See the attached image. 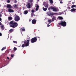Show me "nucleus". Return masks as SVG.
Segmentation results:
<instances>
[{
	"instance_id": "nucleus-1",
	"label": "nucleus",
	"mask_w": 76,
	"mask_h": 76,
	"mask_svg": "<svg viewBox=\"0 0 76 76\" xmlns=\"http://www.w3.org/2000/svg\"><path fill=\"white\" fill-rule=\"evenodd\" d=\"M9 25L10 27H12L13 28H15L17 27V26H18V23L13 21H10V22Z\"/></svg>"
},
{
	"instance_id": "nucleus-2",
	"label": "nucleus",
	"mask_w": 76,
	"mask_h": 76,
	"mask_svg": "<svg viewBox=\"0 0 76 76\" xmlns=\"http://www.w3.org/2000/svg\"><path fill=\"white\" fill-rule=\"evenodd\" d=\"M29 40H27V41L26 40L24 41L23 42L24 44L22 45V47L24 48L25 47H28L29 46Z\"/></svg>"
},
{
	"instance_id": "nucleus-3",
	"label": "nucleus",
	"mask_w": 76,
	"mask_h": 76,
	"mask_svg": "<svg viewBox=\"0 0 76 76\" xmlns=\"http://www.w3.org/2000/svg\"><path fill=\"white\" fill-rule=\"evenodd\" d=\"M37 38H40V37H35L32 38L31 39V43H34V42H37Z\"/></svg>"
},
{
	"instance_id": "nucleus-4",
	"label": "nucleus",
	"mask_w": 76,
	"mask_h": 76,
	"mask_svg": "<svg viewBox=\"0 0 76 76\" xmlns=\"http://www.w3.org/2000/svg\"><path fill=\"white\" fill-rule=\"evenodd\" d=\"M66 21H61V22L58 23V25L61 26H66Z\"/></svg>"
},
{
	"instance_id": "nucleus-5",
	"label": "nucleus",
	"mask_w": 76,
	"mask_h": 76,
	"mask_svg": "<svg viewBox=\"0 0 76 76\" xmlns=\"http://www.w3.org/2000/svg\"><path fill=\"white\" fill-rule=\"evenodd\" d=\"M20 19V17H19V16L16 15L15 16L14 20L15 21H16V22H18L19 21V20Z\"/></svg>"
},
{
	"instance_id": "nucleus-6",
	"label": "nucleus",
	"mask_w": 76,
	"mask_h": 76,
	"mask_svg": "<svg viewBox=\"0 0 76 76\" xmlns=\"http://www.w3.org/2000/svg\"><path fill=\"white\" fill-rule=\"evenodd\" d=\"M47 14L48 15V16H51V15H55V14H56V15H57V13H54L51 12V11H50L49 12H47Z\"/></svg>"
},
{
	"instance_id": "nucleus-7",
	"label": "nucleus",
	"mask_w": 76,
	"mask_h": 76,
	"mask_svg": "<svg viewBox=\"0 0 76 76\" xmlns=\"http://www.w3.org/2000/svg\"><path fill=\"white\" fill-rule=\"evenodd\" d=\"M43 5H44L46 8H48V2H44Z\"/></svg>"
},
{
	"instance_id": "nucleus-8",
	"label": "nucleus",
	"mask_w": 76,
	"mask_h": 76,
	"mask_svg": "<svg viewBox=\"0 0 76 76\" xmlns=\"http://www.w3.org/2000/svg\"><path fill=\"white\" fill-rule=\"evenodd\" d=\"M32 24H35L37 23V20H35V19L33 20L32 21Z\"/></svg>"
},
{
	"instance_id": "nucleus-9",
	"label": "nucleus",
	"mask_w": 76,
	"mask_h": 76,
	"mask_svg": "<svg viewBox=\"0 0 76 76\" xmlns=\"http://www.w3.org/2000/svg\"><path fill=\"white\" fill-rule=\"evenodd\" d=\"M8 11L9 13H13V12H14V10H13L11 9V8L8 9Z\"/></svg>"
},
{
	"instance_id": "nucleus-10",
	"label": "nucleus",
	"mask_w": 76,
	"mask_h": 76,
	"mask_svg": "<svg viewBox=\"0 0 76 76\" xmlns=\"http://www.w3.org/2000/svg\"><path fill=\"white\" fill-rule=\"evenodd\" d=\"M53 10L54 12H58V11L59 10L58 9L54 7H53Z\"/></svg>"
},
{
	"instance_id": "nucleus-11",
	"label": "nucleus",
	"mask_w": 76,
	"mask_h": 76,
	"mask_svg": "<svg viewBox=\"0 0 76 76\" xmlns=\"http://www.w3.org/2000/svg\"><path fill=\"white\" fill-rule=\"evenodd\" d=\"M7 8H9V9H11V8H12V6H11V5L10 4H8L7 5Z\"/></svg>"
},
{
	"instance_id": "nucleus-12",
	"label": "nucleus",
	"mask_w": 76,
	"mask_h": 76,
	"mask_svg": "<svg viewBox=\"0 0 76 76\" xmlns=\"http://www.w3.org/2000/svg\"><path fill=\"white\" fill-rule=\"evenodd\" d=\"M26 6L27 8H28V9H30V8H31V4L29 3H28L27 5H26Z\"/></svg>"
},
{
	"instance_id": "nucleus-13",
	"label": "nucleus",
	"mask_w": 76,
	"mask_h": 76,
	"mask_svg": "<svg viewBox=\"0 0 76 76\" xmlns=\"http://www.w3.org/2000/svg\"><path fill=\"white\" fill-rule=\"evenodd\" d=\"M28 11L27 10H25L24 11L23 14L26 15V14H28Z\"/></svg>"
},
{
	"instance_id": "nucleus-14",
	"label": "nucleus",
	"mask_w": 76,
	"mask_h": 76,
	"mask_svg": "<svg viewBox=\"0 0 76 76\" xmlns=\"http://www.w3.org/2000/svg\"><path fill=\"white\" fill-rule=\"evenodd\" d=\"M56 20V17L55 16H53V17L52 18V22H54V20Z\"/></svg>"
},
{
	"instance_id": "nucleus-15",
	"label": "nucleus",
	"mask_w": 76,
	"mask_h": 76,
	"mask_svg": "<svg viewBox=\"0 0 76 76\" xmlns=\"http://www.w3.org/2000/svg\"><path fill=\"white\" fill-rule=\"evenodd\" d=\"M6 66V65L5 64H3L0 65V69L1 68H2L3 67H4V66Z\"/></svg>"
},
{
	"instance_id": "nucleus-16",
	"label": "nucleus",
	"mask_w": 76,
	"mask_h": 76,
	"mask_svg": "<svg viewBox=\"0 0 76 76\" xmlns=\"http://www.w3.org/2000/svg\"><path fill=\"white\" fill-rule=\"evenodd\" d=\"M39 5H37L36 6V11H38V8H39Z\"/></svg>"
},
{
	"instance_id": "nucleus-17",
	"label": "nucleus",
	"mask_w": 76,
	"mask_h": 76,
	"mask_svg": "<svg viewBox=\"0 0 76 76\" xmlns=\"http://www.w3.org/2000/svg\"><path fill=\"white\" fill-rule=\"evenodd\" d=\"M76 9L75 8H72L71 9V12H75V11H76Z\"/></svg>"
},
{
	"instance_id": "nucleus-18",
	"label": "nucleus",
	"mask_w": 76,
	"mask_h": 76,
	"mask_svg": "<svg viewBox=\"0 0 76 76\" xmlns=\"http://www.w3.org/2000/svg\"><path fill=\"white\" fill-rule=\"evenodd\" d=\"M53 7H50L49 8H48V10H52V9L53 10Z\"/></svg>"
},
{
	"instance_id": "nucleus-19",
	"label": "nucleus",
	"mask_w": 76,
	"mask_h": 76,
	"mask_svg": "<svg viewBox=\"0 0 76 76\" xmlns=\"http://www.w3.org/2000/svg\"><path fill=\"white\" fill-rule=\"evenodd\" d=\"M8 19L9 20H12V19H13V18L11 17H9Z\"/></svg>"
},
{
	"instance_id": "nucleus-20",
	"label": "nucleus",
	"mask_w": 76,
	"mask_h": 76,
	"mask_svg": "<svg viewBox=\"0 0 76 76\" xmlns=\"http://www.w3.org/2000/svg\"><path fill=\"white\" fill-rule=\"evenodd\" d=\"M4 26L3 25H2L1 26V28L2 29V30H3L4 29Z\"/></svg>"
},
{
	"instance_id": "nucleus-21",
	"label": "nucleus",
	"mask_w": 76,
	"mask_h": 76,
	"mask_svg": "<svg viewBox=\"0 0 76 76\" xmlns=\"http://www.w3.org/2000/svg\"><path fill=\"white\" fill-rule=\"evenodd\" d=\"M43 10H44V11H46L47 10V8H45L44 7H43L42 8Z\"/></svg>"
},
{
	"instance_id": "nucleus-22",
	"label": "nucleus",
	"mask_w": 76,
	"mask_h": 76,
	"mask_svg": "<svg viewBox=\"0 0 76 76\" xmlns=\"http://www.w3.org/2000/svg\"><path fill=\"white\" fill-rule=\"evenodd\" d=\"M21 30L22 31H25V28L24 27H23L21 28Z\"/></svg>"
},
{
	"instance_id": "nucleus-23",
	"label": "nucleus",
	"mask_w": 76,
	"mask_h": 76,
	"mask_svg": "<svg viewBox=\"0 0 76 76\" xmlns=\"http://www.w3.org/2000/svg\"><path fill=\"white\" fill-rule=\"evenodd\" d=\"M18 6V4H15L14 5V8H17V6Z\"/></svg>"
},
{
	"instance_id": "nucleus-24",
	"label": "nucleus",
	"mask_w": 76,
	"mask_h": 76,
	"mask_svg": "<svg viewBox=\"0 0 76 76\" xmlns=\"http://www.w3.org/2000/svg\"><path fill=\"white\" fill-rule=\"evenodd\" d=\"M6 48V47H4L2 48L1 50L3 51V50H5Z\"/></svg>"
},
{
	"instance_id": "nucleus-25",
	"label": "nucleus",
	"mask_w": 76,
	"mask_h": 76,
	"mask_svg": "<svg viewBox=\"0 0 76 76\" xmlns=\"http://www.w3.org/2000/svg\"><path fill=\"white\" fill-rule=\"evenodd\" d=\"M49 1L50 4H53V0H49Z\"/></svg>"
},
{
	"instance_id": "nucleus-26",
	"label": "nucleus",
	"mask_w": 76,
	"mask_h": 76,
	"mask_svg": "<svg viewBox=\"0 0 76 76\" xmlns=\"http://www.w3.org/2000/svg\"><path fill=\"white\" fill-rule=\"evenodd\" d=\"M58 18L61 19V20H63V17H58Z\"/></svg>"
},
{
	"instance_id": "nucleus-27",
	"label": "nucleus",
	"mask_w": 76,
	"mask_h": 76,
	"mask_svg": "<svg viewBox=\"0 0 76 76\" xmlns=\"http://www.w3.org/2000/svg\"><path fill=\"white\" fill-rule=\"evenodd\" d=\"M76 7V5H72L71 6L72 8Z\"/></svg>"
},
{
	"instance_id": "nucleus-28",
	"label": "nucleus",
	"mask_w": 76,
	"mask_h": 76,
	"mask_svg": "<svg viewBox=\"0 0 76 76\" xmlns=\"http://www.w3.org/2000/svg\"><path fill=\"white\" fill-rule=\"evenodd\" d=\"M9 31L10 32L12 33V32H13V30L12 29H11L9 30Z\"/></svg>"
},
{
	"instance_id": "nucleus-29",
	"label": "nucleus",
	"mask_w": 76,
	"mask_h": 76,
	"mask_svg": "<svg viewBox=\"0 0 76 76\" xmlns=\"http://www.w3.org/2000/svg\"><path fill=\"white\" fill-rule=\"evenodd\" d=\"M30 3H32L33 2V0H28Z\"/></svg>"
},
{
	"instance_id": "nucleus-30",
	"label": "nucleus",
	"mask_w": 76,
	"mask_h": 76,
	"mask_svg": "<svg viewBox=\"0 0 76 76\" xmlns=\"http://www.w3.org/2000/svg\"><path fill=\"white\" fill-rule=\"evenodd\" d=\"M34 16V13H31V18H32Z\"/></svg>"
},
{
	"instance_id": "nucleus-31",
	"label": "nucleus",
	"mask_w": 76,
	"mask_h": 76,
	"mask_svg": "<svg viewBox=\"0 0 76 76\" xmlns=\"http://www.w3.org/2000/svg\"><path fill=\"white\" fill-rule=\"evenodd\" d=\"M48 22L50 23H51V20H48Z\"/></svg>"
},
{
	"instance_id": "nucleus-32",
	"label": "nucleus",
	"mask_w": 76,
	"mask_h": 76,
	"mask_svg": "<svg viewBox=\"0 0 76 76\" xmlns=\"http://www.w3.org/2000/svg\"><path fill=\"white\" fill-rule=\"evenodd\" d=\"M13 42L14 43V44H17L18 42H17V41H13Z\"/></svg>"
},
{
	"instance_id": "nucleus-33",
	"label": "nucleus",
	"mask_w": 76,
	"mask_h": 76,
	"mask_svg": "<svg viewBox=\"0 0 76 76\" xmlns=\"http://www.w3.org/2000/svg\"><path fill=\"white\" fill-rule=\"evenodd\" d=\"M14 50H15H15H17V48H16L15 47L14 48Z\"/></svg>"
},
{
	"instance_id": "nucleus-34",
	"label": "nucleus",
	"mask_w": 76,
	"mask_h": 76,
	"mask_svg": "<svg viewBox=\"0 0 76 76\" xmlns=\"http://www.w3.org/2000/svg\"><path fill=\"white\" fill-rule=\"evenodd\" d=\"M11 57H12V58H13V57H14V55H13V54L11 55Z\"/></svg>"
},
{
	"instance_id": "nucleus-35",
	"label": "nucleus",
	"mask_w": 76,
	"mask_h": 76,
	"mask_svg": "<svg viewBox=\"0 0 76 76\" xmlns=\"http://www.w3.org/2000/svg\"><path fill=\"white\" fill-rule=\"evenodd\" d=\"M14 3H17V1L16 0H15L14 1Z\"/></svg>"
},
{
	"instance_id": "nucleus-36",
	"label": "nucleus",
	"mask_w": 76,
	"mask_h": 76,
	"mask_svg": "<svg viewBox=\"0 0 76 76\" xmlns=\"http://www.w3.org/2000/svg\"><path fill=\"white\" fill-rule=\"evenodd\" d=\"M10 0H8L7 1V3H10Z\"/></svg>"
},
{
	"instance_id": "nucleus-37",
	"label": "nucleus",
	"mask_w": 76,
	"mask_h": 76,
	"mask_svg": "<svg viewBox=\"0 0 76 76\" xmlns=\"http://www.w3.org/2000/svg\"><path fill=\"white\" fill-rule=\"evenodd\" d=\"M32 13H34V10H31Z\"/></svg>"
},
{
	"instance_id": "nucleus-38",
	"label": "nucleus",
	"mask_w": 76,
	"mask_h": 76,
	"mask_svg": "<svg viewBox=\"0 0 76 76\" xmlns=\"http://www.w3.org/2000/svg\"><path fill=\"white\" fill-rule=\"evenodd\" d=\"M0 36H2V34L1 33H0Z\"/></svg>"
},
{
	"instance_id": "nucleus-39",
	"label": "nucleus",
	"mask_w": 76,
	"mask_h": 76,
	"mask_svg": "<svg viewBox=\"0 0 76 76\" xmlns=\"http://www.w3.org/2000/svg\"><path fill=\"white\" fill-rule=\"evenodd\" d=\"M60 15H62V13L61 12L59 13Z\"/></svg>"
},
{
	"instance_id": "nucleus-40",
	"label": "nucleus",
	"mask_w": 76,
	"mask_h": 76,
	"mask_svg": "<svg viewBox=\"0 0 76 76\" xmlns=\"http://www.w3.org/2000/svg\"><path fill=\"white\" fill-rule=\"evenodd\" d=\"M47 26H48V27H49V26H50V25H49V24H48Z\"/></svg>"
},
{
	"instance_id": "nucleus-41",
	"label": "nucleus",
	"mask_w": 76,
	"mask_h": 76,
	"mask_svg": "<svg viewBox=\"0 0 76 76\" xmlns=\"http://www.w3.org/2000/svg\"><path fill=\"white\" fill-rule=\"evenodd\" d=\"M2 24L1 23V22H0V25H2Z\"/></svg>"
},
{
	"instance_id": "nucleus-42",
	"label": "nucleus",
	"mask_w": 76,
	"mask_h": 76,
	"mask_svg": "<svg viewBox=\"0 0 76 76\" xmlns=\"http://www.w3.org/2000/svg\"><path fill=\"white\" fill-rule=\"evenodd\" d=\"M7 60H9V57H7Z\"/></svg>"
},
{
	"instance_id": "nucleus-43",
	"label": "nucleus",
	"mask_w": 76,
	"mask_h": 76,
	"mask_svg": "<svg viewBox=\"0 0 76 76\" xmlns=\"http://www.w3.org/2000/svg\"><path fill=\"white\" fill-rule=\"evenodd\" d=\"M60 3L62 4V3H63V2H62V1H61L60 2Z\"/></svg>"
},
{
	"instance_id": "nucleus-44",
	"label": "nucleus",
	"mask_w": 76,
	"mask_h": 76,
	"mask_svg": "<svg viewBox=\"0 0 76 76\" xmlns=\"http://www.w3.org/2000/svg\"><path fill=\"white\" fill-rule=\"evenodd\" d=\"M1 18L0 17V21H1Z\"/></svg>"
},
{
	"instance_id": "nucleus-45",
	"label": "nucleus",
	"mask_w": 76,
	"mask_h": 76,
	"mask_svg": "<svg viewBox=\"0 0 76 76\" xmlns=\"http://www.w3.org/2000/svg\"><path fill=\"white\" fill-rule=\"evenodd\" d=\"M31 38V37H29L28 38V39H29Z\"/></svg>"
},
{
	"instance_id": "nucleus-46",
	"label": "nucleus",
	"mask_w": 76,
	"mask_h": 76,
	"mask_svg": "<svg viewBox=\"0 0 76 76\" xmlns=\"http://www.w3.org/2000/svg\"><path fill=\"white\" fill-rule=\"evenodd\" d=\"M33 16H35V14H34V13H33Z\"/></svg>"
},
{
	"instance_id": "nucleus-47",
	"label": "nucleus",
	"mask_w": 76,
	"mask_h": 76,
	"mask_svg": "<svg viewBox=\"0 0 76 76\" xmlns=\"http://www.w3.org/2000/svg\"><path fill=\"white\" fill-rule=\"evenodd\" d=\"M2 16L0 14V17H1Z\"/></svg>"
},
{
	"instance_id": "nucleus-48",
	"label": "nucleus",
	"mask_w": 76,
	"mask_h": 76,
	"mask_svg": "<svg viewBox=\"0 0 76 76\" xmlns=\"http://www.w3.org/2000/svg\"><path fill=\"white\" fill-rule=\"evenodd\" d=\"M72 4H74V2H72Z\"/></svg>"
},
{
	"instance_id": "nucleus-49",
	"label": "nucleus",
	"mask_w": 76,
	"mask_h": 76,
	"mask_svg": "<svg viewBox=\"0 0 76 76\" xmlns=\"http://www.w3.org/2000/svg\"><path fill=\"white\" fill-rule=\"evenodd\" d=\"M31 20H29V22H31Z\"/></svg>"
},
{
	"instance_id": "nucleus-50",
	"label": "nucleus",
	"mask_w": 76,
	"mask_h": 76,
	"mask_svg": "<svg viewBox=\"0 0 76 76\" xmlns=\"http://www.w3.org/2000/svg\"><path fill=\"white\" fill-rule=\"evenodd\" d=\"M39 1V0H38V1Z\"/></svg>"
},
{
	"instance_id": "nucleus-51",
	"label": "nucleus",
	"mask_w": 76,
	"mask_h": 76,
	"mask_svg": "<svg viewBox=\"0 0 76 76\" xmlns=\"http://www.w3.org/2000/svg\"><path fill=\"white\" fill-rule=\"evenodd\" d=\"M1 5H0V7H1Z\"/></svg>"
},
{
	"instance_id": "nucleus-52",
	"label": "nucleus",
	"mask_w": 76,
	"mask_h": 76,
	"mask_svg": "<svg viewBox=\"0 0 76 76\" xmlns=\"http://www.w3.org/2000/svg\"><path fill=\"white\" fill-rule=\"evenodd\" d=\"M75 11V12H76V10Z\"/></svg>"
},
{
	"instance_id": "nucleus-53",
	"label": "nucleus",
	"mask_w": 76,
	"mask_h": 76,
	"mask_svg": "<svg viewBox=\"0 0 76 76\" xmlns=\"http://www.w3.org/2000/svg\"><path fill=\"white\" fill-rule=\"evenodd\" d=\"M10 50H11V49H10Z\"/></svg>"
}]
</instances>
